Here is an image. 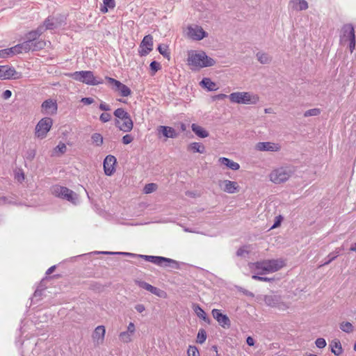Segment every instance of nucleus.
I'll return each instance as SVG.
<instances>
[{
    "label": "nucleus",
    "instance_id": "ea45409f",
    "mask_svg": "<svg viewBox=\"0 0 356 356\" xmlns=\"http://www.w3.org/2000/svg\"><path fill=\"white\" fill-rule=\"evenodd\" d=\"M207 339V333L204 329H200L198 331L197 336V342L199 343H203Z\"/></svg>",
    "mask_w": 356,
    "mask_h": 356
},
{
    "label": "nucleus",
    "instance_id": "9b49d317",
    "mask_svg": "<svg viewBox=\"0 0 356 356\" xmlns=\"http://www.w3.org/2000/svg\"><path fill=\"white\" fill-rule=\"evenodd\" d=\"M290 177V172L284 168H280L273 170L270 174V179L275 184L286 181Z\"/></svg>",
    "mask_w": 356,
    "mask_h": 356
},
{
    "label": "nucleus",
    "instance_id": "9d476101",
    "mask_svg": "<svg viewBox=\"0 0 356 356\" xmlns=\"http://www.w3.org/2000/svg\"><path fill=\"white\" fill-rule=\"evenodd\" d=\"M105 79L108 83L112 87V89L118 92L122 97H126L131 94V89L126 85L121 83L120 81L113 78L106 76Z\"/></svg>",
    "mask_w": 356,
    "mask_h": 356
},
{
    "label": "nucleus",
    "instance_id": "ddd939ff",
    "mask_svg": "<svg viewBox=\"0 0 356 356\" xmlns=\"http://www.w3.org/2000/svg\"><path fill=\"white\" fill-rule=\"evenodd\" d=\"M22 50L24 51V53H27L30 51H35L42 49L46 46V42L43 40H40L38 41H29L25 40L22 42Z\"/></svg>",
    "mask_w": 356,
    "mask_h": 356
},
{
    "label": "nucleus",
    "instance_id": "f03ea898",
    "mask_svg": "<svg viewBox=\"0 0 356 356\" xmlns=\"http://www.w3.org/2000/svg\"><path fill=\"white\" fill-rule=\"evenodd\" d=\"M215 64V60L209 57L204 51L197 52L195 51H190L188 53L187 65L192 71L211 67Z\"/></svg>",
    "mask_w": 356,
    "mask_h": 356
},
{
    "label": "nucleus",
    "instance_id": "a18cd8bd",
    "mask_svg": "<svg viewBox=\"0 0 356 356\" xmlns=\"http://www.w3.org/2000/svg\"><path fill=\"white\" fill-rule=\"evenodd\" d=\"M321 113L319 108H312L306 111L304 113L305 117L317 116Z\"/></svg>",
    "mask_w": 356,
    "mask_h": 356
},
{
    "label": "nucleus",
    "instance_id": "774afa93",
    "mask_svg": "<svg viewBox=\"0 0 356 356\" xmlns=\"http://www.w3.org/2000/svg\"><path fill=\"white\" fill-rule=\"evenodd\" d=\"M246 343L250 346H253L254 345V340L252 337H248L246 339Z\"/></svg>",
    "mask_w": 356,
    "mask_h": 356
},
{
    "label": "nucleus",
    "instance_id": "7c9ffc66",
    "mask_svg": "<svg viewBox=\"0 0 356 356\" xmlns=\"http://www.w3.org/2000/svg\"><path fill=\"white\" fill-rule=\"evenodd\" d=\"M115 6V0H103V5L100 8L102 13H106L108 9H113Z\"/></svg>",
    "mask_w": 356,
    "mask_h": 356
},
{
    "label": "nucleus",
    "instance_id": "1a4fd4ad",
    "mask_svg": "<svg viewBox=\"0 0 356 356\" xmlns=\"http://www.w3.org/2000/svg\"><path fill=\"white\" fill-rule=\"evenodd\" d=\"M264 300L267 306L281 311H284L289 308V305L282 300L281 296L279 295H266Z\"/></svg>",
    "mask_w": 356,
    "mask_h": 356
},
{
    "label": "nucleus",
    "instance_id": "4be33fe9",
    "mask_svg": "<svg viewBox=\"0 0 356 356\" xmlns=\"http://www.w3.org/2000/svg\"><path fill=\"white\" fill-rule=\"evenodd\" d=\"M106 330L104 325L97 326L92 335L94 343L99 345L103 343L105 337Z\"/></svg>",
    "mask_w": 356,
    "mask_h": 356
},
{
    "label": "nucleus",
    "instance_id": "aec40b11",
    "mask_svg": "<svg viewBox=\"0 0 356 356\" xmlns=\"http://www.w3.org/2000/svg\"><path fill=\"white\" fill-rule=\"evenodd\" d=\"M115 125L120 131L123 132H129L132 130L134 122L130 115L124 118L123 120H115Z\"/></svg>",
    "mask_w": 356,
    "mask_h": 356
},
{
    "label": "nucleus",
    "instance_id": "b1692460",
    "mask_svg": "<svg viewBox=\"0 0 356 356\" xmlns=\"http://www.w3.org/2000/svg\"><path fill=\"white\" fill-rule=\"evenodd\" d=\"M138 285L143 289L147 290V291L150 292L151 293L156 295L157 296L161 297V293L163 292L161 289L151 285L150 284L144 282V281H139L138 282Z\"/></svg>",
    "mask_w": 356,
    "mask_h": 356
},
{
    "label": "nucleus",
    "instance_id": "a878e982",
    "mask_svg": "<svg viewBox=\"0 0 356 356\" xmlns=\"http://www.w3.org/2000/svg\"><path fill=\"white\" fill-rule=\"evenodd\" d=\"M191 129L195 134V135L200 138H204L209 136L208 131L204 128L197 124H192Z\"/></svg>",
    "mask_w": 356,
    "mask_h": 356
},
{
    "label": "nucleus",
    "instance_id": "4468645a",
    "mask_svg": "<svg viewBox=\"0 0 356 356\" xmlns=\"http://www.w3.org/2000/svg\"><path fill=\"white\" fill-rule=\"evenodd\" d=\"M153 49V38L151 35H145L139 47L138 54L140 56H145Z\"/></svg>",
    "mask_w": 356,
    "mask_h": 356
},
{
    "label": "nucleus",
    "instance_id": "e2e57ef3",
    "mask_svg": "<svg viewBox=\"0 0 356 356\" xmlns=\"http://www.w3.org/2000/svg\"><path fill=\"white\" fill-rule=\"evenodd\" d=\"M10 56L9 54V51H8V48L0 50V58H6Z\"/></svg>",
    "mask_w": 356,
    "mask_h": 356
},
{
    "label": "nucleus",
    "instance_id": "423d86ee",
    "mask_svg": "<svg viewBox=\"0 0 356 356\" xmlns=\"http://www.w3.org/2000/svg\"><path fill=\"white\" fill-rule=\"evenodd\" d=\"M341 43L349 42V49L350 53L353 51L355 48V35L354 27L351 24H345L342 27V33L340 36Z\"/></svg>",
    "mask_w": 356,
    "mask_h": 356
},
{
    "label": "nucleus",
    "instance_id": "f8f14e48",
    "mask_svg": "<svg viewBox=\"0 0 356 356\" xmlns=\"http://www.w3.org/2000/svg\"><path fill=\"white\" fill-rule=\"evenodd\" d=\"M20 77V74L17 72L13 67L8 65H0V79H17Z\"/></svg>",
    "mask_w": 356,
    "mask_h": 356
},
{
    "label": "nucleus",
    "instance_id": "4c0bfd02",
    "mask_svg": "<svg viewBox=\"0 0 356 356\" xmlns=\"http://www.w3.org/2000/svg\"><path fill=\"white\" fill-rule=\"evenodd\" d=\"M339 327L346 333H350L354 330L353 325L350 322H342L340 323Z\"/></svg>",
    "mask_w": 356,
    "mask_h": 356
},
{
    "label": "nucleus",
    "instance_id": "58836bf2",
    "mask_svg": "<svg viewBox=\"0 0 356 356\" xmlns=\"http://www.w3.org/2000/svg\"><path fill=\"white\" fill-rule=\"evenodd\" d=\"M157 49L163 57L170 59V52L168 51V47L167 45L161 44L158 46Z\"/></svg>",
    "mask_w": 356,
    "mask_h": 356
},
{
    "label": "nucleus",
    "instance_id": "2f4dec72",
    "mask_svg": "<svg viewBox=\"0 0 356 356\" xmlns=\"http://www.w3.org/2000/svg\"><path fill=\"white\" fill-rule=\"evenodd\" d=\"M189 149L193 152L204 153L205 152L204 146L200 143H192L188 147Z\"/></svg>",
    "mask_w": 356,
    "mask_h": 356
},
{
    "label": "nucleus",
    "instance_id": "72a5a7b5",
    "mask_svg": "<svg viewBox=\"0 0 356 356\" xmlns=\"http://www.w3.org/2000/svg\"><path fill=\"white\" fill-rule=\"evenodd\" d=\"M116 117V120H123L124 118L130 115L123 108H118L113 113Z\"/></svg>",
    "mask_w": 356,
    "mask_h": 356
},
{
    "label": "nucleus",
    "instance_id": "f257e3e1",
    "mask_svg": "<svg viewBox=\"0 0 356 356\" xmlns=\"http://www.w3.org/2000/svg\"><path fill=\"white\" fill-rule=\"evenodd\" d=\"M122 254L126 255L130 257H140L143 259L144 260L151 262L154 264H156L161 267H172L173 268H179V264L177 261L164 257L161 256H152V255H144V254H137L134 253H130V252H99V251H95L92 252H89L87 254H84L81 256H86V257H90L92 254Z\"/></svg>",
    "mask_w": 356,
    "mask_h": 356
},
{
    "label": "nucleus",
    "instance_id": "dca6fc26",
    "mask_svg": "<svg viewBox=\"0 0 356 356\" xmlns=\"http://www.w3.org/2000/svg\"><path fill=\"white\" fill-rule=\"evenodd\" d=\"M116 158L113 155H107L103 162L104 171L106 175L111 176L115 171Z\"/></svg>",
    "mask_w": 356,
    "mask_h": 356
},
{
    "label": "nucleus",
    "instance_id": "f704fd0d",
    "mask_svg": "<svg viewBox=\"0 0 356 356\" xmlns=\"http://www.w3.org/2000/svg\"><path fill=\"white\" fill-rule=\"evenodd\" d=\"M132 337H133V335L131 334H129L127 331H124V332H122L120 333L119 339L122 343H128L132 341Z\"/></svg>",
    "mask_w": 356,
    "mask_h": 356
},
{
    "label": "nucleus",
    "instance_id": "39448f33",
    "mask_svg": "<svg viewBox=\"0 0 356 356\" xmlns=\"http://www.w3.org/2000/svg\"><path fill=\"white\" fill-rule=\"evenodd\" d=\"M232 103L241 104H256L259 102V97L248 92H235L228 95Z\"/></svg>",
    "mask_w": 356,
    "mask_h": 356
},
{
    "label": "nucleus",
    "instance_id": "49530a36",
    "mask_svg": "<svg viewBox=\"0 0 356 356\" xmlns=\"http://www.w3.org/2000/svg\"><path fill=\"white\" fill-rule=\"evenodd\" d=\"M188 356H200L197 348L195 346H189L187 350Z\"/></svg>",
    "mask_w": 356,
    "mask_h": 356
},
{
    "label": "nucleus",
    "instance_id": "412c9836",
    "mask_svg": "<svg viewBox=\"0 0 356 356\" xmlns=\"http://www.w3.org/2000/svg\"><path fill=\"white\" fill-rule=\"evenodd\" d=\"M220 188L227 193H234L238 191V185L236 181L223 180L219 182Z\"/></svg>",
    "mask_w": 356,
    "mask_h": 356
},
{
    "label": "nucleus",
    "instance_id": "603ef678",
    "mask_svg": "<svg viewBox=\"0 0 356 356\" xmlns=\"http://www.w3.org/2000/svg\"><path fill=\"white\" fill-rule=\"evenodd\" d=\"M315 344L318 348H323L326 346L327 343L325 339L318 338L315 341Z\"/></svg>",
    "mask_w": 356,
    "mask_h": 356
},
{
    "label": "nucleus",
    "instance_id": "3c124183",
    "mask_svg": "<svg viewBox=\"0 0 356 356\" xmlns=\"http://www.w3.org/2000/svg\"><path fill=\"white\" fill-rule=\"evenodd\" d=\"M66 145L63 143H60L55 148V152H60L61 154L64 153L66 151Z\"/></svg>",
    "mask_w": 356,
    "mask_h": 356
},
{
    "label": "nucleus",
    "instance_id": "6ab92c4d",
    "mask_svg": "<svg viewBox=\"0 0 356 356\" xmlns=\"http://www.w3.org/2000/svg\"><path fill=\"white\" fill-rule=\"evenodd\" d=\"M255 148L261 152H278L280 150V145L271 142H259L256 144Z\"/></svg>",
    "mask_w": 356,
    "mask_h": 356
},
{
    "label": "nucleus",
    "instance_id": "6e6552de",
    "mask_svg": "<svg viewBox=\"0 0 356 356\" xmlns=\"http://www.w3.org/2000/svg\"><path fill=\"white\" fill-rule=\"evenodd\" d=\"M53 124V120L49 117L42 118L36 124L35 135L37 138L43 139L47 136Z\"/></svg>",
    "mask_w": 356,
    "mask_h": 356
},
{
    "label": "nucleus",
    "instance_id": "cd10ccee",
    "mask_svg": "<svg viewBox=\"0 0 356 356\" xmlns=\"http://www.w3.org/2000/svg\"><path fill=\"white\" fill-rule=\"evenodd\" d=\"M200 85L202 88H207L208 91H216L218 89L216 83L213 82L209 78H203Z\"/></svg>",
    "mask_w": 356,
    "mask_h": 356
},
{
    "label": "nucleus",
    "instance_id": "bf43d9fd",
    "mask_svg": "<svg viewBox=\"0 0 356 356\" xmlns=\"http://www.w3.org/2000/svg\"><path fill=\"white\" fill-rule=\"evenodd\" d=\"M327 259L323 263V266L329 264L330 262H332L333 260L336 259V256L333 254V253L330 252L327 257Z\"/></svg>",
    "mask_w": 356,
    "mask_h": 356
},
{
    "label": "nucleus",
    "instance_id": "c03bdc74",
    "mask_svg": "<svg viewBox=\"0 0 356 356\" xmlns=\"http://www.w3.org/2000/svg\"><path fill=\"white\" fill-rule=\"evenodd\" d=\"M149 68L152 71V75H154L156 72L161 70V64L155 60L151 62L149 65Z\"/></svg>",
    "mask_w": 356,
    "mask_h": 356
},
{
    "label": "nucleus",
    "instance_id": "7ed1b4c3",
    "mask_svg": "<svg viewBox=\"0 0 356 356\" xmlns=\"http://www.w3.org/2000/svg\"><path fill=\"white\" fill-rule=\"evenodd\" d=\"M284 264L282 259H266L254 263H250L249 267L251 270L257 273L258 275L274 273L284 266Z\"/></svg>",
    "mask_w": 356,
    "mask_h": 356
},
{
    "label": "nucleus",
    "instance_id": "4d7b16f0",
    "mask_svg": "<svg viewBox=\"0 0 356 356\" xmlns=\"http://www.w3.org/2000/svg\"><path fill=\"white\" fill-rule=\"evenodd\" d=\"M247 254H248V251L244 248H240L236 252V255L238 257H245Z\"/></svg>",
    "mask_w": 356,
    "mask_h": 356
},
{
    "label": "nucleus",
    "instance_id": "052dcab7",
    "mask_svg": "<svg viewBox=\"0 0 356 356\" xmlns=\"http://www.w3.org/2000/svg\"><path fill=\"white\" fill-rule=\"evenodd\" d=\"M35 156V151L34 149H29L26 152V158L29 160L33 159Z\"/></svg>",
    "mask_w": 356,
    "mask_h": 356
},
{
    "label": "nucleus",
    "instance_id": "c756f323",
    "mask_svg": "<svg viewBox=\"0 0 356 356\" xmlns=\"http://www.w3.org/2000/svg\"><path fill=\"white\" fill-rule=\"evenodd\" d=\"M292 7L297 11L305 10L308 8V3L305 0H293L290 2Z\"/></svg>",
    "mask_w": 356,
    "mask_h": 356
},
{
    "label": "nucleus",
    "instance_id": "de8ad7c7",
    "mask_svg": "<svg viewBox=\"0 0 356 356\" xmlns=\"http://www.w3.org/2000/svg\"><path fill=\"white\" fill-rule=\"evenodd\" d=\"M44 289V287H43L42 285L38 286L33 293L32 300L33 301L34 300H39L40 296H42V292Z\"/></svg>",
    "mask_w": 356,
    "mask_h": 356
},
{
    "label": "nucleus",
    "instance_id": "5fc2aeb1",
    "mask_svg": "<svg viewBox=\"0 0 356 356\" xmlns=\"http://www.w3.org/2000/svg\"><path fill=\"white\" fill-rule=\"evenodd\" d=\"M99 108L103 111H111V106L104 102H102L99 105Z\"/></svg>",
    "mask_w": 356,
    "mask_h": 356
},
{
    "label": "nucleus",
    "instance_id": "a211bd4d",
    "mask_svg": "<svg viewBox=\"0 0 356 356\" xmlns=\"http://www.w3.org/2000/svg\"><path fill=\"white\" fill-rule=\"evenodd\" d=\"M41 108L44 114L53 115L56 113L58 105L55 100L48 99L42 102Z\"/></svg>",
    "mask_w": 356,
    "mask_h": 356
},
{
    "label": "nucleus",
    "instance_id": "6e6d98bb",
    "mask_svg": "<svg viewBox=\"0 0 356 356\" xmlns=\"http://www.w3.org/2000/svg\"><path fill=\"white\" fill-rule=\"evenodd\" d=\"M126 331L128 332L129 334H131L132 335H134L136 332V327H135L134 323L132 322H130L127 326V329Z\"/></svg>",
    "mask_w": 356,
    "mask_h": 356
},
{
    "label": "nucleus",
    "instance_id": "13d9d810",
    "mask_svg": "<svg viewBox=\"0 0 356 356\" xmlns=\"http://www.w3.org/2000/svg\"><path fill=\"white\" fill-rule=\"evenodd\" d=\"M81 102L85 105H90L94 102V99L92 97H83Z\"/></svg>",
    "mask_w": 356,
    "mask_h": 356
},
{
    "label": "nucleus",
    "instance_id": "bb28decb",
    "mask_svg": "<svg viewBox=\"0 0 356 356\" xmlns=\"http://www.w3.org/2000/svg\"><path fill=\"white\" fill-rule=\"evenodd\" d=\"M331 352L336 356H339L343 353V348L341 342L339 339H336L330 343Z\"/></svg>",
    "mask_w": 356,
    "mask_h": 356
},
{
    "label": "nucleus",
    "instance_id": "20e7f679",
    "mask_svg": "<svg viewBox=\"0 0 356 356\" xmlns=\"http://www.w3.org/2000/svg\"><path fill=\"white\" fill-rule=\"evenodd\" d=\"M67 76L88 86H98L104 83L102 79L95 76L93 72L90 70L76 71L68 73Z\"/></svg>",
    "mask_w": 356,
    "mask_h": 356
},
{
    "label": "nucleus",
    "instance_id": "37998d69",
    "mask_svg": "<svg viewBox=\"0 0 356 356\" xmlns=\"http://www.w3.org/2000/svg\"><path fill=\"white\" fill-rule=\"evenodd\" d=\"M44 27L46 30H53L55 28V24L53 22V19L47 17L43 24Z\"/></svg>",
    "mask_w": 356,
    "mask_h": 356
},
{
    "label": "nucleus",
    "instance_id": "c85d7f7f",
    "mask_svg": "<svg viewBox=\"0 0 356 356\" xmlns=\"http://www.w3.org/2000/svg\"><path fill=\"white\" fill-rule=\"evenodd\" d=\"M193 309L195 313V314L201 319L204 321L206 323H209L210 319L208 318L206 312L204 309L197 304H194L193 306Z\"/></svg>",
    "mask_w": 356,
    "mask_h": 356
},
{
    "label": "nucleus",
    "instance_id": "0e129e2a",
    "mask_svg": "<svg viewBox=\"0 0 356 356\" xmlns=\"http://www.w3.org/2000/svg\"><path fill=\"white\" fill-rule=\"evenodd\" d=\"M134 308L138 313H143L145 310V307L143 304H137Z\"/></svg>",
    "mask_w": 356,
    "mask_h": 356
},
{
    "label": "nucleus",
    "instance_id": "5701e85b",
    "mask_svg": "<svg viewBox=\"0 0 356 356\" xmlns=\"http://www.w3.org/2000/svg\"><path fill=\"white\" fill-rule=\"evenodd\" d=\"M159 134H161L165 138H175L177 134L175 129L168 126H160L157 129Z\"/></svg>",
    "mask_w": 356,
    "mask_h": 356
},
{
    "label": "nucleus",
    "instance_id": "338daca9",
    "mask_svg": "<svg viewBox=\"0 0 356 356\" xmlns=\"http://www.w3.org/2000/svg\"><path fill=\"white\" fill-rule=\"evenodd\" d=\"M343 250V247L337 248L332 253H333V254L334 256H336V258H337L338 256H339L341 254Z\"/></svg>",
    "mask_w": 356,
    "mask_h": 356
},
{
    "label": "nucleus",
    "instance_id": "2eb2a0df",
    "mask_svg": "<svg viewBox=\"0 0 356 356\" xmlns=\"http://www.w3.org/2000/svg\"><path fill=\"white\" fill-rule=\"evenodd\" d=\"M213 318L218 323V324L223 328L227 329L231 326V321L229 317L221 312L218 309H213L211 311Z\"/></svg>",
    "mask_w": 356,
    "mask_h": 356
},
{
    "label": "nucleus",
    "instance_id": "79ce46f5",
    "mask_svg": "<svg viewBox=\"0 0 356 356\" xmlns=\"http://www.w3.org/2000/svg\"><path fill=\"white\" fill-rule=\"evenodd\" d=\"M40 37L35 33L33 31H31L29 33H27L25 35V40H29V41H38L41 39H39Z\"/></svg>",
    "mask_w": 356,
    "mask_h": 356
},
{
    "label": "nucleus",
    "instance_id": "f3484780",
    "mask_svg": "<svg viewBox=\"0 0 356 356\" xmlns=\"http://www.w3.org/2000/svg\"><path fill=\"white\" fill-rule=\"evenodd\" d=\"M188 35L194 40H201L207 36V33L197 25L188 28Z\"/></svg>",
    "mask_w": 356,
    "mask_h": 356
},
{
    "label": "nucleus",
    "instance_id": "864d4df0",
    "mask_svg": "<svg viewBox=\"0 0 356 356\" xmlns=\"http://www.w3.org/2000/svg\"><path fill=\"white\" fill-rule=\"evenodd\" d=\"M134 140V137L131 134H126L122 138V142L124 145H128Z\"/></svg>",
    "mask_w": 356,
    "mask_h": 356
},
{
    "label": "nucleus",
    "instance_id": "8fccbe9b",
    "mask_svg": "<svg viewBox=\"0 0 356 356\" xmlns=\"http://www.w3.org/2000/svg\"><path fill=\"white\" fill-rule=\"evenodd\" d=\"M111 120V115L108 113H102L99 116V120L102 122H108Z\"/></svg>",
    "mask_w": 356,
    "mask_h": 356
},
{
    "label": "nucleus",
    "instance_id": "09e8293b",
    "mask_svg": "<svg viewBox=\"0 0 356 356\" xmlns=\"http://www.w3.org/2000/svg\"><path fill=\"white\" fill-rule=\"evenodd\" d=\"M261 275H258L257 273H256V275H253L252 276V278L254 280H258V281H262V282H272L274 280L273 278H270V277H262V276H260Z\"/></svg>",
    "mask_w": 356,
    "mask_h": 356
},
{
    "label": "nucleus",
    "instance_id": "a19ab883",
    "mask_svg": "<svg viewBox=\"0 0 356 356\" xmlns=\"http://www.w3.org/2000/svg\"><path fill=\"white\" fill-rule=\"evenodd\" d=\"M157 188V185L154 183L147 184L145 186L143 191L145 194H149L155 191Z\"/></svg>",
    "mask_w": 356,
    "mask_h": 356
},
{
    "label": "nucleus",
    "instance_id": "c9c22d12",
    "mask_svg": "<svg viewBox=\"0 0 356 356\" xmlns=\"http://www.w3.org/2000/svg\"><path fill=\"white\" fill-rule=\"evenodd\" d=\"M8 51H9L10 56H13L15 54H22L24 52V51L22 50V43L18 44L10 48H8Z\"/></svg>",
    "mask_w": 356,
    "mask_h": 356
},
{
    "label": "nucleus",
    "instance_id": "0eeeda50",
    "mask_svg": "<svg viewBox=\"0 0 356 356\" xmlns=\"http://www.w3.org/2000/svg\"><path fill=\"white\" fill-rule=\"evenodd\" d=\"M52 194L56 197L65 199L75 204L78 200L77 195L72 190L65 186H55L52 188Z\"/></svg>",
    "mask_w": 356,
    "mask_h": 356
},
{
    "label": "nucleus",
    "instance_id": "e433bc0d",
    "mask_svg": "<svg viewBox=\"0 0 356 356\" xmlns=\"http://www.w3.org/2000/svg\"><path fill=\"white\" fill-rule=\"evenodd\" d=\"M92 143L96 146H101L103 144V136L99 133H95L91 136Z\"/></svg>",
    "mask_w": 356,
    "mask_h": 356
},
{
    "label": "nucleus",
    "instance_id": "473e14b6",
    "mask_svg": "<svg viewBox=\"0 0 356 356\" xmlns=\"http://www.w3.org/2000/svg\"><path fill=\"white\" fill-rule=\"evenodd\" d=\"M257 58L261 64H268L272 60L271 57L268 54L261 51L257 54Z\"/></svg>",
    "mask_w": 356,
    "mask_h": 356
},
{
    "label": "nucleus",
    "instance_id": "680f3d73",
    "mask_svg": "<svg viewBox=\"0 0 356 356\" xmlns=\"http://www.w3.org/2000/svg\"><path fill=\"white\" fill-rule=\"evenodd\" d=\"M45 31H46V29L43 25L39 26L35 30H33V31L35 33H37L38 37H40Z\"/></svg>",
    "mask_w": 356,
    "mask_h": 356
},
{
    "label": "nucleus",
    "instance_id": "69168bd1",
    "mask_svg": "<svg viewBox=\"0 0 356 356\" xmlns=\"http://www.w3.org/2000/svg\"><path fill=\"white\" fill-rule=\"evenodd\" d=\"M11 95H12V92L10 90H6L3 92L2 97L4 99H9L11 97Z\"/></svg>",
    "mask_w": 356,
    "mask_h": 356
},
{
    "label": "nucleus",
    "instance_id": "393cba45",
    "mask_svg": "<svg viewBox=\"0 0 356 356\" xmlns=\"http://www.w3.org/2000/svg\"><path fill=\"white\" fill-rule=\"evenodd\" d=\"M218 162L232 170H237L240 168V165L238 163L226 157L219 158Z\"/></svg>",
    "mask_w": 356,
    "mask_h": 356
}]
</instances>
